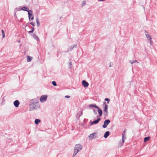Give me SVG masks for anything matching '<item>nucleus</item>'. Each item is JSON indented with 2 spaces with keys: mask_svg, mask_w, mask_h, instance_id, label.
I'll use <instances>...</instances> for the list:
<instances>
[{
  "mask_svg": "<svg viewBox=\"0 0 157 157\" xmlns=\"http://www.w3.org/2000/svg\"><path fill=\"white\" fill-rule=\"evenodd\" d=\"M86 2L85 1H84L82 2V6H85L86 4Z\"/></svg>",
  "mask_w": 157,
  "mask_h": 157,
  "instance_id": "nucleus-28",
  "label": "nucleus"
},
{
  "mask_svg": "<svg viewBox=\"0 0 157 157\" xmlns=\"http://www.w3.org/2000/svg\"><path fill=\"white\" fill-rule=\"evenodd\" d=\"M93 111L95 114H97V112L96 111L94 110H93Z\"/></svg>",
  "mask_w": 157,
  "mask_h": 157,
  "instance_id": "nucleus-35",
  "label": "nucleus"
},
{
  "mask_svg": "<svg viewBox=\"0 0 157 157\" xmlns=\"http://www.w3.org/2000/svg\"><path fill=\"white\" fill-rule=\"evenodd\" d=\"M129 62L131 64H132L134 63L137 62V61L136 60H134L132 61H130Z\"/></svg>",
  "mask_w": 157,
  "mask_h": 157,
  "instance_id": "nucleus-25",
  "label": "nucleus"
},
{
  "mask_svg": "<svg viewBox=\"0 0 157 157\" xmlns=\"http://www.w3.org/2000/svg\"><path fill=\"white\" fill-rule=\"evenodd\" d=\"M82 86L84 87H86L88 86L89 85L88 83L84 80L82 81Z\"/></svg>",
  "mask_w": 157,
  "mask_h": 157,
  "instance_id": "nucleus-7",
  "label": "nucleus"
},
{
  "mask_svg": "<svg viewBox=\"0 0 157 157\" xmlns=\"http://www.w3.org/2000/svg\"><path fill=\"white\" fill-rule=\"evenodd\" d=\"M95 133H92L90 134L89 136V138L90 139L92 140L93 139L95 136Z\"/></svg>",
  "mask_w": 157,
  "mask_h": 157,
  "instance_id": "nucleus-10",
  "label": "nucleus"
},
{
  "mask_svg": "<svg viewBox=\"0 0 157 157\" xmlns=\"http://www.w3.org/2000/svg\"><path fill=\"white\" fill-rule=\"evenodd\" d=\"M113 65V63H110L109 64V67H111Z\"/></svg>",
  "mask_w": 157,
  "mask_h": 157,
  "instance_id": "nucleus-32",
  "label": "nucleus"
},
{
  "mask_svg": "<svg viewBox=\"0 0 157 157\" xmlns=\"http://www.w3.org/2000/svg\"><path fill=\"white\" fill-rule=\"evenodd\" d=\"M109 131H107L105 133V134L104 135V137L105 138H107L108 137V136L109 135Z\"/></svg>",
  "mask_w": 157,
  "mask_h": 157,
  "instance_id": "nucleus-11",
  "label": "nucleus"
},
{
  "mask_svg": "<svg viewBox=\"0 0 157 157\" xmlns=\"http://www.w3.org/2000/svg\"><path fill=\"white\" fill-rule=\"evenodd\" d=\"M89 106L90 107H94L98 109H99V107H98V106H97L96 104H91V105H89Z\"/></svg>",
  "mask_w": 157,
  "mask_h": 157,
  "instance_id": "nucleus-12",
  "label": "nucleus"
},
{
  "mask_svg": "<svg viewBox=\"0 0 157 157\" xmlns=\"http://www.w3.org/2000/svg\"><path fill=\"white\" fill-rule=\"evenodd\" d=\"M21 10H22L25 11H27V10H28L27 8L26 7H22L21 8Z\"/></svg>",
  "mask_w": 157,
  "mask_h": 157,
  "instance_id": "nucleus-20",
  "label": "nucleus"
},
{
  "mask_svg": "<svg viewBox=\"0 0 157 157\" xmlns=\"http://www.w3.org/2000/svg\"><path fill=\"white\" fill-rule=\"evenodd\" d=\"M52 85L53 86H57V84L55 81H52Z\"/></svg>",
  "mask_w": 157,
  "mask_h": 157,
  "instance_id": "nucleus-26",
  "label": "nucleus"
},
{
  "mask_svg": "<svg viewBox=\"0 0 157 157\" xmlns=\"http://www.w3.org/2000/svg\"><path fill=\"white\" fill-rule=\"evenodd\" d=\"M2 37L3 38H4L5 37V34L4 31L3 30H2Z\"/></svg>",
  "mask_w": 157,
  "mask_h": 157,
  "instance_id": "nucleus-23",
  "label": "nucleus"
},
{
  "mask_svg": "<svg viewBox=\"0 0 157 157\" xmlns=\"http://www.w3.org/2000/svg\"><path fill=\"white\" fill-rule=\"evenodd\" d=\"M69 68H70L71 67V65H72V63L71 62H69Z\"/></svg>",
  "mask_w": 157,
  "mask_h": 157,
  "instance_id": "nucleus-30",
  "label": "nucleus"
},
{
  "mask_svg": "<svg viewBox=\"0 0 157 157\" xmlns=\"http://www.w3.org/2000/svg\"><path fill=\"white\" fill-rule=\"evenodd\" d=\"M105 101H107V104H108L110 101V99L108 98H106L105 99Z\"/></svg>",
  "mask_w": 157,
  "mask_h": 157,
  "instance_id": "nucleus-27",
  "label": "nucleus"
},
{
  "mask_svg": "<svg viewBox=\"0 0 157 157\" xmlns=\"http://www.w3.org/2000/svg\"><path fill=\"white\" fill-rule=\"evenodd\" d=\"M82 147L81 145L79 144H76L75 147L74 151L73 156L74 157L82 149Z\"/></svg>",
  "mask_w": 157,
  "mask_h": 157,
  "instance_id": "nucleus-2",
  "label": "nucleus"
},
{
  "mask_svg": "<svg viewBox=\"0 0 157 157\" xmlns=\"http://www.w3.org/2000/svg\"><path fill=\"white\" fill-rule=\"evenodd\" d=\"M13 104L16 107H17L19 105V102L18 101L16 100L13 102Z\"/></svg>",
  "mask_w": 157,
  "mask_h": 157,
  "instance_id": "nucleus-9",
  "label": "nucleus"
},
{
  "mask_svg": "<svg viewBox=\"0 0 157 157\" xmlns=\"http://www.w3.org/2000/svg\"><path fill=\"white\" fill-rule=\"evenodd\" d=\"M40 109V105L37 100L36 99H33L31 101L29 105V111H32L35 110H38Z\"/></svg>",
  "mask_w": 157,
  "mask_h": 157,
  "instance_id": "nucleus-1",
  "label": "nucleus"
},
{
  "mask_svg": "<svg viewBox=\"0 0 157 157\" xmlns=\"http://www.w3.org/2000/svg\"><path fill=\"white\" fill-rule=\"evenodd\" d=\"M40 122V120L39 119H36L35 120V123L36 124H38Z\"/></svg>",
  "mask_w": 157,
  "mask_h": 157,
  "instance_id": "nucleus-15",
  "label": "nucleus"
},
{
  "mask_svg": "<svg viewBox=\"0 0 157 157\" xmlns=\"http://www.w3.org/2000/svg\"><path fill=\"white\" fill-rule=\"evenodd\" d=\"M82 111L81 112V113L79 114V117H80L82 115Z\"/></svg>",
  "mask_w": 157,
  "mask_h": 157,
  "instance_id": "nucleus-34",
  "label": "nucleus"
},
{
  "mask_svg": "<svg viewBox=\"0 0 157 157\" xmlns=\"http://www.w3.org/2000/svg\"><path fill=\"white\" fill-rule=\"evenodd\" d=\"M32 59V58L31 57L29 56H27V61L28 62H30L31 61Z\"/></svg>",
  "mask_w": 157,
  "mask_h": 157,
  "instance_id": "nucleus-14",
  "label": "nucleus"
},
{
  "mask_svg": "<svg viewBox=\"0 0 157 157\" xmlns=\"http://www.w3.org/2000/svg\"><path fill=\"white\" fill-rule=\"evenodd\" d=\"M27 11L28 12V14L29 16H31L32 15V12L31 10H27Z\"/></svg>",
  "mask_w": 157,
  "mask_h": 157,
  "instance_id": "nucleus-18",
  "label": "nucleus"
},
{
  "mask_svg": "<svg viewBox=\"0 0 157 157\" xmlns=\"http://www.w3.org/2000/svg\"><path fill=\"white\" fill-rule=\"evenodd\" d=\"M30 24L32 25L33 26H35V23L34 22H30Z\"/></svg>",
  "mask_w": 157,
  "mask_h": 157,
  "instance_id": "nucleus-31",
  "label": "nucleus"
},
{
  "mask_svg": "<svg viewBox=\"0 0 157 157\" xmlns=\"http://www.w3.org/2000/svg\"><path fill=\"white\" fill-rule=\"evenodd\" d=\"M122 142L123 143L124 142V139H126L125 137H124V136L125 135V134H124V133H122Z\"/></svg>",
  "mask_w": 157,
  "mask_h": 157,
  "instance_id": "nucleus-17",
  "label": "nucleus"
},
{
  "mask_svg": "<svg viewBox=\"0 0 157 157\" xmlns=\"http://www.w3.org/2000/svg\"><path fill=\"white\" fill-rule=\"evenodd\" d=\"M125 132H126V130H124V132L123 133H124V134H125Z\"/></svg>",
  "mask_w": 157,
  "mask_h": 157,
  "instance_id": "nucleus-37",
  "label": "nucleus"
},
{
  "mask_svg": "<svg viewBox=\"0 0 157 157\" xmlns=\"http://www.w3.org/2000/svg\"><path fill=\"white\" fill-rule=\"evenodd\" d=\"M34 30V28L32 27L31 30H30V31H29L28 32L29 33H33Z\"/></svg>",
  "mask_w": 157,
  "mask_h": 157,
  "instance_id": "nucleus-24",
  "label": "nucleus"
},
{
  "mask_svg": "<svg viewBox=\"0 0 157 157\" xmlns=\"http://www.w3.org/2000/svg\"><path fill=\"white\" fill-rule=\"evenodd\" d=\"M29 20L30 21V20H33V19L34 17L32 15L31 16H29Z\"/></svg>",
  "mask_w": 157,
  "mask_h": 157,
  "instance_id": "nucleus-22",
  "label": "nucleus"
},
{
  "mask_svg": "<svg viewBox=\"0 0 157 157\" xmlns=\"http://www.w3.org/2000/svg\"><path fill=\"white\" fill-rule=\"evenodd\" d=\"M110 122V121L109 120L107 119L105 120L104 121V124L103 125L102 127L103 128H106L107 126L109 124Z\"/></svg>",
  "mask_w": 157,
  "mask_h": 157,
  "instance_id": "nucleus-6",
  "label": "nucleus"
},
{
  "mask_svg": "<svg viewBox=\"0 0 157 157\" xmlns=\"http://www.w3.org/2000/svg\"><path fill=\"white\" fill-rule=\"evenodd\" d=\"M145 35L146 36V37L147 39L150 42V45H151V43L152 42V39L151 37V36L147 32H146V31H145Z\"/></svg>",
  "mask_w": 157,
  "mask_h": 157,
  "instance_id": "nucleus-4",
  "label": "nucleus"
},
{
  "mask_svg": "<svg viewBox=\"0 0 157 157\" xmlns=\"http://www.w3.org/2000/svg\"><path fill=\"white\" fill-rule=\"evenodd\" d=\"M48 96L46 95H42L40 98V101L42 102H45L47 99Z\"/></svg>",
  "mask_w": 157,
  "mask_h": 157,
  "instance_id": "nucleus-3",
  "label": "nucleus"
},
{
  "mask_svg": "<svg viewBox=\"0 0 157 157\" xmlns=\"http://www.w3.org/2000/svg\"><path fill=\"white\" fill-rule=\"evenodd\" d=\"M108 105H105L103 108V114L104 116H107L108 114Z\"/></svg>",
  "mask_w": 157,
  "mask_h": 157,
  "instance_id": "nucleus-5",
  "label": "nucleus"
},
{
  "mask_svg": "<svg viewBox=\"0 0 157 157\" xmlns=\"http://www.w3.org/2000/svg\"><path fill=\"white\" fill-rule=\"evenodd\" d=\"M33 38L35 39L37 41H38L39 40V39L36 34H34L33 36Z\"/></svg>",
  "mask_w": 157,
  "mask_h": 157,
  "instance_id": "nucleus-13",
  "label": "nucleus"
},
{
  "mask_svg": "<svg viewBox=\"0 0 157 157\" xmlns=\"http://www.w3.org/2000/svg\"><path fill=\"white\" fill-rule=\"evenodd\" d=\"M150 139V137H146L144 138V142H146L147 141H148Z\"/></svg>",
  "mask_w": 157,
  "mask_h": 157,
  "instance_id": "nucleus-19",
  "label": "nucleus"
},
{
  "mask_svg": "<svg viewBox=\"0 0 157 157\" xmlns=\"http://www.w3.org/2000/svg\"><path fill=\"white\" fill-rule=\"evenodd\" d=\"M105 105H107V104H106V102H104L103 104V106H105Z\"/></svg>",
  "mask_w": 157,
  "mask_h": 157,
  "instance_id": "nucleus-33",
  "label": "nucleus"
},
{
  "mask_svg": "<svg viewBox=\"0 0 157 157\" xmlns=\"http://www.w3.org/2000/svg\"><path fill=\"white\" fill-rule=\"evenodd\" d=\"M65 97L66 98H69L70 97V96H65Z\"/></svg>",
  "mask_w": 157,
  "mask_h": 157,
  "instance_id": "nucleus-36",
  "label": "nucleus"
},
{
  "mask_svg": "<svg viewBox=\"0 0 157 157\" xmlns=\"http://www.w3.org/2000/svg\"><path fill=\"white\" fill-rule=\"evenodd\" d=\"M36 21L37 23V25L38 27H39L40 26V23L39 22V21L38 18H36Z\"/></svg>",
  "mask_w": 157,
  "mask_h": 157,
  "instance_id": "nucleus-21",
  "label": "nucleus"
},
{
  "mask_svg": "<svg viewBox=\"0 0 157 157\" xmlns=\"http://www.w3.org/2000/svg\"><path fill=\"white\" fill-rule=\"evenodd\" d=\"M76 46V45H71L69 48V49L70 50H72L73 49V48H74L75 46Z\"/></svg>",
  "mask_w": 157,
  "mask_h": 157,
  "instance_id": "nucleus-29",
  "label": "nucleus"
},
{
  "mask_svg": "<svg viewBox=\"0 0 157 157\" xmlns=\"http://www.w3.org/2000/svg\"><path fill=\"white\" fill-rule=\"evenodd\" d=\"M98 109V113L99 114V117H101V115H102V110L101 109H99V108Z\"/></svg>",
  "mask_w": 157,
  "mask_h": 157,
  "instance_id": "nucleus-16",
  "label": "nucleus"
},
{
  "mask_svg": "<svg viewBox=\"0 0 157 157\" xmlns=\"http://www.w3.org/2000/svg\"><path fill=\"white\" fill-rule=\"evenodd\" d=\"M101 119L100 118H98L96 120L92 122L90 124L92 125L93 124H97L100 120Z\"/></svg>",
  "mask_w": 157,
  "mask_h": 157,
  "instance_id": "nucleus-8",
  "label": "nucleus"
}]
</instances>
